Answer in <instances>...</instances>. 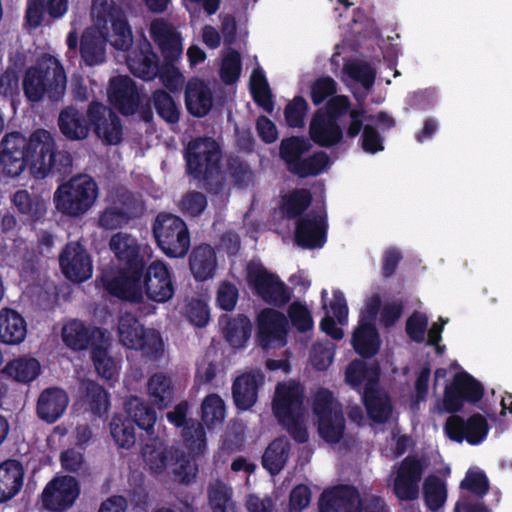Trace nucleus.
<instances>
[{
  "mask_svg": "<svg viewBox=\"0 0 512 512\" xmlns=\"http://www.w3.org/2000/svg\"><path fill=\"white\" fill-rule=\"evenodd\" d=\"M106 289L119 298L136 303L146 299L165 302L174 293L170 271L161 261L151 263L144 274L137 270L124 278L107 279Z\"/></svg>",
  "mask_w": 512,
  "mask_h": 512,
  "instance_id": "f257e3e1",
  "label": "nucleus"
},
{
  "mask_svg": "<svg viewBox=\"0 0 512 512\" xmlns=\"http://www.w3.org/2000/svg\"><path fill=\"white\" fill-rule=\"evenodd\" d=\"M24 95L30 102L44 98L59 101L66 92L67 76L60 60L50 53L39 56L23 77Z\"/></svg>",
  "mask_w": 512,
  "mask_h": 512,
  "instance_id": "f03ea898",
  "label": "nucleus"
},
{
  "mask_svg": "<svg viewBox=\"0 0 512 512\" xmlns=\"http://www.w3.org/2000/svg\"><path fill=\"white\" fill-rule=\"evenodd\" d=\"M303 387L296 381L279 383L273 398V413L287 427L292 437L300 443L308 440L303 410Z\"/></svg>",
  "mask_w": 512,
  "mask_h": 512,
  "instance_id": "7ed1b4c3",
  "label": "nucleus"
},
{
  "mask_svg": "<svg viewBox=\"0 0 512 512\" xmlns=\"http://www.w3.org/2000/svg\"><path fill=\"white\" fill-rule=\"evenodd\" d=\"M99 188L88 175H77L62 183L54 192L56 210L64 216L80 218L96 204Z\"/></svg>",
  "mask_w": 512,
  "mask_h": 512,
  "instance_id": "20e7f679",
  "label": "nucleus"
},
{
  "mask_svg": "<svg viewBox=\"0 0 512 512\" xmlns=\"http://www.w3.org/2000/svg\"><path fill=\"white\" fill-rule=\"evenodd\" d=\"M126 417L117 414L110 423V432L115 443L122 448L135 444L136 436L132 421L142 430L152 431L156 420V412L137 397L129 398L125 403Z\"/></svg>",
  "mask_w": 512,
  "mask_h": 512,
  "instance_id": "39448f33",
  "label": "nucleus"
},
{
  "mask_svg": "<svg viewBox=\"0 0 512 512\" xmlns=\"http://www.w3.org/2000/svg\"><path fill=\"white\" fill-rule=\"evenodd\" d=\"M109 247L116 259V271L103 276L105 286L107 279L124 278L127 274L142 270L145 259L151 256L150 247L128 233L114 234L109 241Z\"/></svg>",
  "mask_w": 512,
  "mask_h": 512,
  "instance_id": "423d86ee",
  "label": "nucleus"
},
{
  "mask_svg": "<svg viewBox=\"0 0 512 512\" xmlns=\"http://www.w3.org/2000/svg\"><path fill=\"white\" fill-rule=\"evenodd\" d=\"M119 340L127 348L141 350L145 355L157 358L164 350L159 332L145 330L140 322L129 313L123 314L118 322Z\"/></svg>",
  "mask_w": 512,
  "mask_h": 512,
  "instance_id": "0eeeda50",
  "label": "nucleus"
},
{
  "mask_svg": "<svg viewBox=\"0 0 512 512\" xmlns=\"http://www.w3.org/2000/svg\"><path fill=\"white\" fill-rule=\"evenodd\" d=\"M160 249L169 257H183L190 247V236L185 222L178 216L160 214L153 226Z\"/></svg>",
  "mask_w": 512,
  "mask_h": 512,
  "instance_id": "6e6552de",
  "label": "nucleus"
},
{
  "mask_svg": "<svg viewBox=\"0 0 512 512\" xmlns=\"http://www.w3.org/2000/svg\"><path fill=\"white\" fill-rule=\"evenodd\" d=\"M313 412L318 420L319 435L327 442H338L344 433L345 420L340 403L326 389L316 392Z\"/></svg>",
  "mask_w": 512,
  "mask_h": 512,
  "instance_id": "1a4fd4ad",
  "label": "nucleus"
},
{
  "mask_svg": "<svg viewBox=\"0 0 512 512\" xmlns=\"http://www.w3.org/2000/svg\"><path fill=\"white\" fill-rule=\"evenodd\" d=\"M183 439L190 454L186 456L177 449V456L173 463V475L175 479L184 484L191 483L197 476L198 467L195 457L206 449V438L203 427L200 424H191L184 428Z\"/></svg>",
  "mask_w": 512,
  "mask_h": 512,
  "instance_id": "9d476101",
  "label": "nucleus"
},
{
  "mask_svg": "<svg viewBox=\"0 0 512 512\" xmlns=\"http://www.w3.org/2000/svg\"><path fill=\"white\" fill-rule=\"evenodd\" d=\"M109 206L99 215V226L104 229H117L130 219L143 212L140 198L124 188L112 190L108 195Z\"/></svg>",
  "mask_w": 512,
  "mask_h": 512,
  "instance_id": "9b49d317",
  "label": "nucleus"
},
{
  "mask_svg": "<svg viewBox=\"0 0 512 512\" xmlns=\"http://www.w3.org/2000/svg\"><path fill=\"white\" fill-rule=\"evenodd\" d=\"M246 270L248 284L265 302L282 306L289 301L290 293L285 284L261 263L252 261Z\"/></svg>",
  "mask_w": 512,
  "mask_h": 512,
  "instance_id": "f8f14e48",
  "label": "nucleus"
},
{
  "mask_svg": "<svg viewBox=\"0 0 512 512\" xmlns=\"http://www.w3.org/2000/svg\"><path fill=\"white\" fill-rule=\"evenodd\" d=\"M380 304L378 295H371L366 299L359 325L353 334L352 344L355 351L365 357L373 356L380 348L379 335L374 326Z\"/></svg>",
  "mask_w": 512,
  "mask_h": 512,
  "instance_id": "ddd939ff",
  "label": "nucleus"
},
{
  "mask_svg": "<svg viewBox=\"0 0 512 512\" xmlns=\"http://www.w3.org/2000/svg\"><path fill=\"white\" fill-rule=\"evenodd\" d=\"M25 159L31 173L37 178L46 177L52 170L55 156V141L44 129L34 131L26 139Z\"/></svg>",
  "mask_w": 512,
  "mask_h": 512,
  "instance_id": "4468645a",
  "label": "nucleus"
},
{
  "mask_svg": "<svg viewBox=\"0 0 512 512\" xmlns=\"http://www.w3.org/2000/svg\"><path fill=\"white\" fill-rule=\"evenodd\" d=\"M483 394L481 384L468 373L461 371L455 374L453 382L445 388L444 398L437 402L434 410L442 412H455L461 409L463 400L475 402Z\"/></svg>",
  "mask_w": 512,
  "mask_h": 512,
  "instance_id": "2eb2a0df",
  "label": "nucleus"
},
{
  "mask_svg": "<svg viewBox=\"0 0 512 512\" xmlns=\"http://www.w3.org/2000/svg\"><path fill=\"white\" fill-rule=\"evenodd\" d=\"M26 138L19 132L6 134L0 143V177L14 179L26 168Z\"/></svg>",
  "mask_w": 512,
  "mask_h": 512,
  "instance_id": "dca6fc26",
  "label": "nucleus"
},
{
  "mask_svg": "<svg viewBox=\"0 0 512 512\" xmlns=\"http://www.w3.org/2000/svg\"><path fill=\"white\" fill-rule=\"evenodd\" d=\"M80 494L78 481L71 476H57L47 483L42 494V506L53 512H62L75 503Z\"/></svg>",
  "mask_w": 512,
  "mask_h": 512,
  "instance_id": "f3484780",
  "label": "nucleus"
},
{
  "mask_svg": "<svg viewBox=\"0 0 512 512\" xmlns=\"http://www.w3.org/2000/svg\"><path fill=\"white\" fill-rule=\"evenodd\" d=\"M427 464L422 458L406 457L396 470L393 490L403 501H413L419 496V482Z\"/></svg>",
  "mask_w": 512,
  "mask_h": 512,
  "instance_id": "a211bd4d",
  "label": "nucleus"
},
{
  "mask_svg": "<svg viewBox=\"0 0 512 512\" xmlns=\"http://www.w3.org/2000/svg\"><path fill=\"white\" fill-rule=\"evenodd\" d=\"M220 160L218 144L210 138L196 139L187 149L188 171L195 177H207L216 170Z\"/></svg>",
  "mask_w": 512,
  "mask_h": 512,
  "instance_id": "6ab92c4d",
  "label": "nucleus"
},
{
  "mask_svg": "<svg viewBox=\"0 0 512 512\" xmlns=\"http://www.w3.org/2000/svg\"><path fill=\"white\" fill-rule=\"evenodd\" d=\"M59 262L64 276L73 282H83L92 276L91 257L86 249L77 242H71L65 246Z\"/></svg>",
  "mask_w": 512,
  "mask_h": 512,
  "instance_id": "aec40b11",
  "label": "nucleus"
},
{
  "mask_svg": "<svg viewBox=\"0 0 512 512\" xmlns=\"http://www.w3.org/2000/svg\"><path fill=\"white\" fill-rule=\"evenodd\" d=\"M488 430V423L480 414H474L467 420L459 416H451L445 425L446 434L450 439L458 442L466 440L471 445H477L484 441Z\"/></svg>",
  "mask_w": 512,
  "mask_h": 512,
  "instance_id": "412c9836",
  "label": "nucleus"
},
{
  "mask_svg": "<svg viewBox=\"0 0 512 512\" xmlns=\"http://www.w3.org/2000/svg\"><path fill=\"white\" fill-rule=\"evenodd\" d=\"M320 512H362V499L358 491L348 485L327 488L319 499Z\"/></svg>",
  "mask_w": 512,
  "mask_h": 512,
  "instance_id": "4be33fe9",
  "label": "nucleus"
},
{
  "mask_svg": "<svg viewBox=\"0 0 512 512\" xmlns=\"http://www.w3.org/2000/svg\"><path fill=\"white\" fill-rule=\"evenodd\" d=\"M89 119L96 135L105 143L116 145L123 136L119 118L106 106L92 103L88 110Z\"/></svg>",
  "mask_w": 512,
  "mask_h": 512,
  "instance_id": "5701e85b",
  "label": "nucleus"
},
{
  "mask_svg": "<svg viewBox=\"0 0 512 512\" xmlns=\"http://www.w3.org/2000/svg\"><path fill=\"white\" fill-rule=\"evenodd\" d=\"M260 343L265 348H277L286 344V317L274 310L264 309L258 316Z\"/></svg>",
  "mask_w": 512,
  "mask_h": 512,
  "instance_id": "b1692460",
  "label": "nucleus"
},
{
  "mask_svg": "<svg viewBox=\"0 0 512 512\" xmlns=\"http://www.w3.org/2000/svg\"><path fill=\"white\" fill-rule=\"evenodd\" d=\"M327 291L323 290L322 301L323 307L326 310L325 317L320 323V327L323 332L332 337L333 339L339 340L343 337L344 333L341 328L337 327V323L345 325L348 322V306L344 294L335 290L333 292V299L329 305L326 303Z\"/></svg>",
  "mask_w": 512,
  "mask_h": 512,
  "instance_id": "393cba45",
  "label": "nucleus"
},
{
  "mask_svg": "<svg viewBox=\"0 0 512 512\" xmlns=\"http://www.w3.org/2000/svg\"><path fill=\"white\" fill-rule=\"evenodd\" d=\"M150 34L167 61L181 57L183 39L172 24L163 19H155L150 25Z\"/></svg>",
  "mask_w": 512,
  "mask_h": 512,
  "instance_id": "a878e982",
  "label": "nucleus"
},
{
  "mask_svg": "<svg viewBox=\"0 0 512 512\" xmlns=\"http://www.w3.org/2000/svg\"><path fill=\"white\" fill-rule=\"evenodd\" d=\"M326 220L324 213L307 214L297 221L295 239L305 248L322 247L326 241Z\"/></svg>",
  "mask_w": 512,
  "mask_h": 512,
  "instance_id": "bb28decb",
  "label": "nucleus"
},
{
  "mask_svg": "<svg viewBox=\"0 0 512 512\" xmlns=\"http://www.w3.org/2000/svg\"><path fill=\"white\" fill-rule=\"evenodd\" d=\"M108 98L125 115L133 114L139 104V94L128 76H117L110 80Z\"/></svg>",
  "mask_w": 512,
  "mask_h": 512,
  "instance_id": "cd10ccee",
  "label": "nucleus"
},
{
  "mask_svg": "<svg viewBox=\"0 0 512 512\" xmlns=\"http://www.w3.org/2000/svg\"><path fill=\"white\" fill-rule=\"evenodd\" d=\"M127 65L136 77L143 80H151L158 74V58L147 40L140 42L129 54Z\"/></svg>",
  "mask_w": 512,
  "mask_h": 512,
  "instance_id": "c85d7f7f",
  "label": "nucleus"
},
{
  "mask_svg": "<svg viewBox=\"0 0 512 512\" xmlns=\"http://www.w3.org/2000/svg\"><path fill=\"white\" fill-rule=\"evenodd\" d=\"M80 54L88 66L103 63L106 59V31L96 27L86 28L81 37Z\"/></svg>",
  "mask_w": 512,
  "mask_h": 512,
  "instance_id": "c756f323",
  "label": "nucleus"
},
{
  "mask_svg": "<svg viewBox=\"0 0 512 512\" xmlns=\"http://www.w3.org/2000/svg\"><path fill=\"white\" fill-rule=\"evenodd\" d=\"M379 368L362 360L352 361L345 370V382L353 389L369 392L378 387Z\"/></svg>",
  "mask_w": 512,
  "mask_h": 512,
  "instance_id": "7c9ffc66",
  "label": "nucleus"
},
{
  "mask_svg": "<svg viewBox=\"0 0 512 512\" xmlns=\"http://www.w3.org/2000/svg\"><path fill=\"white\" fill-rule=\"evenodd\" d=\"M261 371H251L239 376L233 385V399L242 410L252 407L257 400L258 388L263 384Z\"/></svg>",
  "mask_w": 512,
  "mask_h": 512,
  "instance_id": "2f4dec72",
  "label": "nucleus"
},
{
  "mask_svg": "<svg viewBox=\"0 0 512 512\" xmlns=\"http://www.w3.org/2000/svg\"><path fill=\"white\" fill-rule=\"evenodd\" d=\"M69 403L66 392L60 388L45 389L38 398L37 414L48 422L54 423L65 412Z\"/></svg>",
  "mask_w": 512,
  "mask_h": 512,
  "instance_id": "473e14b6",
  "label": "nucleus"
},
{
  "mask_svg": "<svg viewBox=\"0 0 512 512\" xmlns=\"http://www.w3.org/2000/svg\"><path fill=\"white\" fill-rule=\"evenodd\" d=\"M309 134L311 139L318 145L331 146L340 141L342 130L336 119L322 111H318L310 122Z\"/></svg>",
  "mask_w": 512,
  "mask_h": 512,
  "instance_id": "72a5a7b5",
  "label": "nucleus"
},
{
  "mask_svg": "<svg viewBox=\"0 0 512 512\" xmlns=\"http://www.w3.org/2000/svg\"><path fill=\"white\" fill-rule=\"evenodd\" d=\"M177 449L174 446L167 447L160 442H153L144 446L142 457L151 473L163 475L172 467Z\"/></svg>",
  "mask_w": 512,
  "mask_h": 512,
  "instance_id": "f704fd0d",
  "label": "nucleus"
},
{
  "mask_svg": "<svg viewBox=\"0 0 512 512\" xmlns=\"http://www.w3.org/2000/svg\"><path fill=\"white\" fill-rule=\"evenodd\" d=\"M27 335V324L15 310L0 309V342L6 345H18Z\"/></svg>",
  "mask_w": 512,
  "mask_h": 512,
  "instance_id": "c9c22d12",
  "label": "nucleus"
},
{
  "mask_svg": "<svg viewBox=\"0 0 512 512\" xmlns=\"http://www.w3.org/2000/svg\"><path fill=\"white\" fill-rule=\"evenodd\" d=\"M24 471L21 464L8 460L0 464V503L15 497L22 488Z\"/></svg>",
  "mask_w": 512,
  "mask_h": 512,
  "instance_id": "e433bc0d",
  "label": "nucleus"
},
{
  "mask_svg": "<svg viewBox=\"0 0 512 512\" xmlns=\"http://www.w3.org/2000/svg\"><path fill=\"white\" fill-rule=\"evenodd\" d=\"M189 267L197 281H205L212 278L217 267L214 249L205 244L195 247L189 258Z\"/></svg>",
  "mask_w": 512,
  "mask_h": 512,
  "instance_id": "4c0bfd02",
  "label": "nucleus"
},
{
  "mask_svg": "<svg viewBox=\"0 0 512 512\" xmlns=\"http://www.w3.org/2000/svg\"><path fill=\"white\" fill-rule=\"evenodd\" d=\"M185 101L187 109L191 114L202 117L211 109V91L202 81L193 79L187 84Z\"/></svg>",
  "mask_w": 512,
  "mask_h": 512,
  "instance_id": "58836bf2",
  "label": "nucleus"
},
{
  "mask_svg": "<svg viewBox=\"0 0 512 512\" xmlns=\"http://www.w3.org/2000/svg\"><path fill=\"white\" fill-rule=\"evenodd\" d=\"M69 0H29L26 17L30 26L37 27L43 20L44 12L52 18H60L66 14Z\"/></svg>",
  "mask_w": 512,
  "mask_h": 512,
  "instance_id": "ea45409f",
  "label": "nucleus"
},
{
  "mask_svg": "<svg viewBox=\"0 0 512 512\" xmlns=\"http://www.w3.org/2000/svg\"><path fill=\"white\" fill-rule=\"evenodd\" d=\"M3 373L17 382L30 383L40 375L41 364L34 357L22 356L8 362Z\"/></svg>",
  "mask_w": 512,
  "mask_h": 512,
  "instance_id": "a19ab883",
  "label": "nucleus"
},
{
  "mask_svg": "<svg viewBox=\"0 0 512 512\" xmlns=\"http://www.w3.org/2000/svg\"><path fill=\"white\" fill-rule=\"evenodd\" d=\"M58 122L61 132L70 139H83L89 133L84 115L73 107L63 109Z\"/></svg>",
  "mask_w": 512,
  "mask_h": 512,
  "instance_id": "79ce46f5",
  "label": "nucleus"
},
{
  "mask_svg": "<svg viewBox=\"0 0 512 512\" xmlns=\"http://www.w3.org/2000/svg\"><path fill=\"white\" fill-rule=\"evenodd\" d=\"M363 402L371 420L384 423L391 416L392 408L387 394L378 387L369 392H363Z\"/></svg>",
  "mask_w": 512,
  "mask_h": 512,
  "instance_id": "37998d69",
  "label": "nucleus"
},
{
  "mask_svg": "<svg viewBox=\"0 0 512 512\" xmlns=\"http://www.w3.org/2000/svg\"><path fill=\"white\" fill-rule=\"evenodd\" d=\"M232 489L220 480H213L208 486V500L212 512H237L232 499Z\"/></svg>",
  "mask_w": 512,
  "mask_h": 512,
  "instance_id": "c03bdc74",
  "label": "nucleus"
},
{
  "mask_svg": "<svg viewBox=\"0 0 512 512\" xmlns=\"http://www.w3.org/2000/svg\"><path fill=\"white\" fill-rule=\"evenodd\" d=\"M369 123L364 126L363 135L361 138V145L367 153H377L384 149L383 139L380 134L373 128L372 124H380L383 127H390L393 125V120L386 114H379L377 116L369 117Z\"/></svg>",
  "mask_w": 512,
  "mask_h": 512,
  "instance_id": "a18cd8bd",
  "label": "nucleus"
},
{
  "mask_svg": "<svg viewBox=\"0 0 512 512\" xmlns=\"http://www.w3.org/2000/svg\"><path fill=\"white\" fill-rule=\"evenodd\" d=\"M148 394L158 408L167 407L172 402L174 395L171 379L163 373L154 374L148 381Z\"/></svg>",
  "mask_w": 512,
  "mask_h": 512,
  "instance_id": "49530a36",
  "label": "nucleus"
},
{
  "mask_svg": "<svg viewBox=\"0 0 512 512\" xmlns=\"http://www.w3.org/2000/svg\"><path fill=\"white\" fill-rule=\"evenodd\" d=\"M423 497L426 507L436 512L440 510L447 500V486L445 481L435 475H429L423 483Z\"/></svg>",
  "mask_w": 512,
  "mask_h": 512,
  "instance_id": "de8ad7c7",
  "label": "nucleus"
},
{
  "mask_svg": "<svg viewBox=\"0 0 512 512\" xmlns=\"http://www.w3.org/2000/svg\"><path fill=\"white\" fill-rule=\"evenodd\" d=\"M289 452V443L285 438H277L269 444L263 455V466L272 475L279 473L284 467Z\"/></svg>",
  "mask_w": 512,
  "mask_h": 512,
  "instance_id": "09e8293b",
  "label": "nucleus"
},
{
  "mask_svg": "<svg viewBox=\"0 0 512 512\" xmlns=\"http://www.w3.org/2000/svg\"><path fill=\"white\" fill-rule=\"evenodd\" d=\"M121 9L113 0H93L91 6V17L96 28L107 30V24L123 17Z\"/></svg>",
  "mask_w": 512,
  "mask_h": 512,
  "instance_id": "8fccbe9b",
  "label": "nucleus"
},
{
  "mask_svg": "<svg viewBox=\"0 0 512 512\" xmlns=\"http://www.w3.org/2000/svg\"><path fill=\"white\" fill-rule=\"evenodd\" d=\"M62 340L70 349L80 351L89 344V331L82 322L71 320L62 328Z\"/></svg>",
  "mask_w": 512,
  "mask_h": 512,
  "instance_id": "3c124183",
  "label": "nucleus"
},
{
  "mask_svg": "<svg viewBox=\"0 0 512 512\" xmlns=\"http://www.w3.org/2000/svg\"><path fill=\"white\" fill-rule=\"evenodd\" d=\"M13 205L22 214L32 220L43 217L47 210L45 201L39 198H32L25 190L17 191L12 198Z\"/></svg>",
  "mask_w": 512,
  "mask_h": 512,
  "instance_id": "603ef678",
  "label": "nucleus"
},
{
  "mask_svg": "<svg viewBox=\"0 0 512 512\" xmlns=\"http://www.w3.org/2000/svg\"><path fill=\"white\" fill-rule=\"evenodd\" d=\"M345 81L348 85L360 84L365 90H369L375 79V70L362 61H352L344 66Z\"/></svg>",
  "mask_w": 512,
  "mask_h": 512,
  "instance_id": "864d4df0",
  "label": "nucleus"
},
{
  "mask_svg": "<svg viewBox=\"0 0 512 512\" xmlns=\"http://www.w3.org/2000/svg\"><path fill=\"white\" fill-rule=\"evenodd\" d=\"M92 360L95 370L101 378L107 381H115L118 378L119 364L106 349L95 348L92 352Z\"/></svg>",
  "mask_w": 512,
  "mask_h": 512,
  "instance_id": "5fc2aeb1",
  "label": "nucleus"
},
{
  "mask_svg": "<svg viewBox=\"0 0 512 512\" xmlns=\"http://www.w3.org/2000/svg\"><path fill=\"white\" fill-rule=\"evenodd\" d=\"M202 420L208 427H216L224 421L225 405L216 394L208 395L201 406Z\"/></svg>",
  "mask_w": 512,
  "mask_h": 512,
  "instance_id": "6e6d98bb",
  "label": "nucleus"
},
{
  "mask_svg": "<svg viewBox=\"0 0 512 512\" xmlns=\"http://www.w3.org/2000/svg\"><path fill=\"white\" fill-rule=\"evenodd\" d=\"M251 329L250 320L245 316H238L228 321L226 339L236 348L243 347L251 335Z\"/></svg>",
  "mask_w": 512,
  "mask_h": 512,
  "instance_id": "4d7b16f0",
  "label": "nucleus"
},
{
  "mask_svg": "<svg viewBox=\"0 0 512 512\" xmlns=\"http://www.w3.org/2000/svg\"><path fill=\"white\" fill-rule=\"evenodd\" d=\"M311 144L304 138L292 137L281 143V156L288 163L290 170L294 172V166H299L300 156L308 151Z\"/></svg>",
  "mask_w": 512,
  "mask_h": 512,
  "instance_id": "13d9d810",
  "label": "nucleus"
},
{
  "mask_svg": "<svg viewBox=\"0 0 512 512\" xmlns=\"http://www.w3.org/2000/svg\"><path fill=\"white\" fill-rule=\"evenodd\" d=\"M250 88L254 100L267 112H271L273 110V103L271 101L268 83L262 70L258 68L253 70L250 79Z\"/></svg>",
  "mask_w": 512,
  "mask_h": 512,
  "instance_id": "bf43d9fd",
  "label": "nucleus"
},
{
  "mask_svg": "<svg viewBox=\"0 0 512 512\" xmlns=\"http://www.w3.org/2000/svg\"><path fill=\"white\" fill-rule=\"evenodd\" d=\"M334 354L335 345L332 342H316L310 351L309 362L316 370H326L332 364Z\"/></svg>",
  "mask_w": 512,
  "mask_h": 512,
  "instance_id": "052dcab7",
  "label": "nucleus"
},
{
  "mask_svg": "<svg viewBox=\"0 0 512 512\" xmlns=\"http://www.w3.org/2000/svg\"><path fill=\"white\" fill-rule=\"evenodd\" d=\"M111 25V45L118 50H127L133 43V35L126 18L123 16L119 19H116Z\"/></svg>",
  "mask_w": 512,
  "mask_h": 512,
  "instance_id": "680f3d73",
  "label": "nucleus"
},
{
  "mask_svg": "<svg viewBox=\"0 0 512 512\" xmlns=\"http://www.w3.org/2000/svg\"><path fill=\"white\" fill-rule=\"evenodd\" d=\"M86 397L89 400L90 407L94 413L99 416L107 413L109 409V397L107 392L97 383L89 381L84 382Z\"/></svg>",
  "mask_w": 512,
  "mask_h": 512,
  "instance_id": "e2e57ef3",
  "label": "nucleus"
},
{
  "mask_svg": "<svg viewBox=\"0 0 512 512\" xmlns=\"http://www.w3.org/2000/svg\"><path fill=\"white\" fill-rule=\"evenodd\" d=\"M330 161L327 154L319 152L294 166V172L305 177L309 175H317L325 171L329 167Z\"/></svg>",
  "mask_w": 512,
  "mask_h": 512,
  "instance_id": "0e129e2a",
  "label": "nucleus"
},
{
  "mask_svg": "<svg viewBox=\"0 0 512 512\" xmlns=\"http://www.w3.org/2000/svg\"><path fill=\"white\" fill-rule=\"evenodd\" d=\"M310 200L311 197L307 190L295 191L284 199L282 212L287 217L294 218L306 209Z\"/></svg>",
  "mask_w": 512,
  "mask_h": 512,
  "instance_id": "69168bd1",
  "label": "nucleus"
},
{
  "mask_svg": "<svg viewBox=\"0 0 512 512\" xmlns=\"http://www.w3.org/2000/svg\"><path fill=\"white\" fill-rule=\"evenodd\" d=\"M460 487L467 489L474 494L484 495L489 488V482L485 473L479 468H470L465 478L462 480Z\"/></svg>",
  "mask_w": 512,
  "mask_h": 512,
  "instance_id": "338daca9",
  "label": "nucleus"
},
{
  "mask_svg": "<svg viewBox=\"0 0 512 512\" xmlns=\"http://www.w3.org/2000/svg\"><path fill=\"white\" fill-rule=\"evenodd\" d=\"M154 104L158 114L167 122L174 123L179 118L176 104L169 94L164 91L154 93Z\"/></svg>",
  "mask_w": 512,
  "mask_h": 512,
  "instance_id": "774afa93",
  "label": "nucleus"
}]
</instances>
